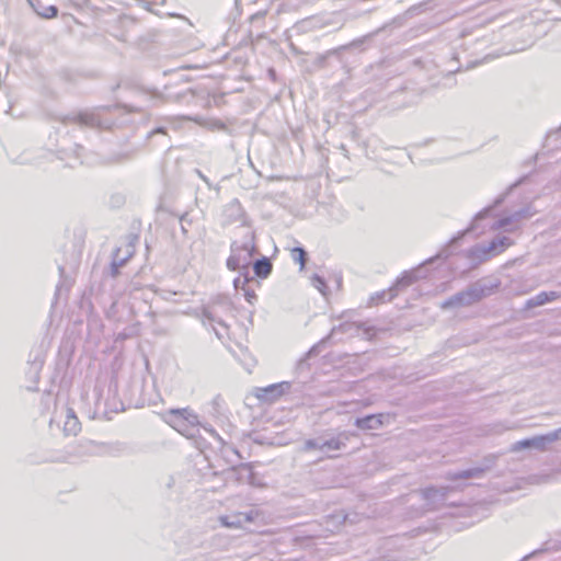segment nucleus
<instances>
[{"instance_id": "f257e3e1", "label": "nucleus", "mask_w": 561, "mask_h": 561, "mask_svg": "<svg viewBox=\"0 0 561 561\" xmlns=\"http://www.w3.org/2000/svg\"><path fill=\"white\" fill-rule=\"evenodd\" d=\"M500 286V282L488 278L478 279L467 286L466 289L450 296L442 304L443 309L455 307H468L489 297Z\"/></svg>"}, {"instance_id": "f03ea898", "label": "nucleus", "mask_w": 561, "mask_h": 561, "mask_svg": "<svg viewBox=\"0 0 561 561\" xmlns=\"http://www.w3.org/2000/svg\"><path fill=\"white\" fill-rule=\"evenodd\" d=\"M164 421L186 437H194L198 432V416L190 408L171 409L163 415Z\"/></svg>"}, {"instance_id": "7ed1b4c3", "label": "nucleus", "mask_w": 561, "mask_h": 561, "mask_svg": "<svg viewBox=\"0 0 561 561\" xmlns=\"http://www.w3.org/2000/svg\"><path fill=\"white\" fill-rule=\"evenodd\" d=\"M255 233H249V241L243 244H239L233 241L230 245L231 254L227 259V267L230 271L242 270L243 273L249 272V265L251 264L252 256L256 253L257 248L254 244Z\"/></svg>"}, {"instance_id": "20e7f679", "label": "nucleus", "mask_w": 561, "mask_h": 561, "mask_svg": "<svg viewBox=\"0 0 561 561\" xmlns=\"http://www.w3.org/2000/svg\"><path fill=\"white\" fill-rule=\"evenodd\" d=\"M61 122L64 124H78L80 126L98 129H107L112 125L110 119L102 117L100 110L71 113L67 116H64Z\"/></svg>"}, {"instance_id": "39448f33", "label": "nucleus", "mask_w": 561, "mask_h": 561, "mask_svg": "<svg viewBox=\"0 0 561 561\" xmlns=\"http://www.w3.org/2000/svg\"><path fill=\"white\" fill-rule=\"evenodd\" d=\"M559 439H561V427L543 435H536L515 442L511 447V451L517 453L524 449H536L543 451L550 444Z\"/></svg>"}, {"instance_id": "423d86ee", "label": "nucleus", "mask_w": 561, "mask_h": 561, "mask_svg": "<svg viewBox=\"0 0 561 561\" xmlns=\"http://www.w3.org/2000/svg\"><path fill=\"white\" fill-rule=\"evenodd\" d=\"M232 302L226 296H217L202 308V316L211 324L216 323L227 329V323L221 319L220 312H230Z\"/></svg>"}, {"instance_id": "0eeeda50", "label": "nucleus", "mask_w": 561, "mask_h": 561, "mask_svg": "<svg viewBox=\"0 0 561 561\" xmlns=\"http://www.w3.org/2000/svg\"><path fill=\"white\" fill-rule=\"evenodd\" d=\"M453 490L450 486H428L421 489L422 499L426 502L427 511L440 508L447 499V494Z\"/></svg>"}, {"instance_id": "6e6552de", "label": "nucleus", "mask_w": 561, "mask_h": 561, "mask_svg": "<svg viewBox=\"0 0 561 561\" xmlns=\"http://www.w3.org/2000/svg\"><path fill=\"white\" fill-rule=\"evenodd\" d=\"M102 446L94 442H80L79 444L66 450V454L59 458L61 461H73L84 457L98 456L101 454Z\"/></svg>"}, {"instance_id": "1a4fd4ad", "label": "nucleus", "mask_w": 561, "mask_h": 561, "mask_svg": "<svg viewBox=\"0 0 561 561\" xmlns=\"http://www.w3.org/2000/svg\"><path fill=\"white\" fill-rule=\"evenodd\" d=\"M495 462V457H485L483 465L479 467L469 468L456 472H448L446 478L450 481L467 480V479H480L486 471H489Z\"/></svg>"}, {"instance_id": "9d476101", "label": "nucleus", "mask_w": 561, "mask_h": 561, "mask_svg": "<svg viewBox=\"0 0 561 561\" xmlns=\"http://www.w3.org/2000/svg\"><path fill=\"white\" fill-rule=\"evenodd\" d=\"M290 388L291 383L289 381L273 383L267 387L257 388L256 397L261 401L271 403L279 399L283 394L287 393Z\"/></svg>"}, {"instance_id": "9b49d317", "label": "nucleus", "mask_w": 561, "mask_h": 561, "mask_svg": "<svg viewBox=\"0 0 561 561\" xmlns=\"http://www.w3.org/2000/svg\"><path fill=\"white\" fill-rule=\"evenodd\" d=\"M425 277V274L423 272V267L419 266L411 271H405L401 277H399L396 283L389 288L390 298L389 300H392L398 293L415 283L417 279Z\"/></svg>"}, {"instance_id": "f8f14e48", "label": "nucleus", "mask_w": 561, "mask_h": 561, "mask_svg": "<svg viewBox=\"0 0 561 561\" xmlns=\"http://www.w3.org/2000/svg\"><path fill=\"white\" fill-rule=\"evenodd\" d=\"M232 477L239 483H248L253 486H259L261 483L257 480L256 473L253 471L251 462L240 463L230 469Z\"/></svg>"}, {"instance_id": "ddd939ff", "label": "nucleus", "mask_w": 561, "mask_h": 561, "mask_svg": "<svg viewBox=\"0 0 561 561\" xmlns=\"http://www.w3.org/2000/svg\"><path fill=\"white\" fill-rule=\"evenodd\" d=\"M360 330H363L368 337L375 335V328L371 325H367L365 322H344L337 327H334L331 330V333L327 336V339H332L336 333L354 334L358 333Z\"/></svg>"}, {"instance_id": "4468645a", "label": "nucleus", "mask_w": 561, "mask_h": 561, "mask_svg": "<svg viewBox=\"0 0 561 561\" xmlns=\"http://www.w3.org/2000/svg\"><path fill=\"white\" fill-rule=\"evenodd\" d=\"M386 26H382V27H379L377 28L376 31L369 33V34H366L364 35L363 37L360 38H357V39H354L353 42H351L350 44L347 45H342L340 46L339 48H334V49H331L329 51H327L325 55H322V56H319L318 58V64L319 66L323 67L324 66V62H325V59L328 56H331V55H337L340 51L342 50H345L350 47H353V48H357L359 47L362 44L364 43H367L369 42L374 36H376L377 34H379L381 31L385 30Z\"/></svg>"}, {"instance_id": "2eb2a0df", "label": "nucleus", "mask_w": 561, "mask_h": 561, "mask_svg": "<svg viewBox=\"0 0 561 561\" xmlns=\"http://www.w3.org/2000/svg\"><path fill=\"white\" fill-rule=\"evenodd\" d=\"M385 417L386 415L382 413L368 414L363 417H356L354 425L362 431L378 430L383 425Z\"/></svg>"}, {"instance_id": "dca6fc26", "label": "nucleus", "mask_w": 561, "mask_h": 561, "mask_svg": "<svg viewBox=\"0 0 561 561\" xmlns=\"http://www.w3.org/2000/svg\"><path fill=\"white\" fill-rule=\"evenodd\" d=\"M224 216L226 224L243 221L244 210L240 202L238 199H233L228 203L225 207Z\"/></svg>"}, {"instance_id": "f3484780", "label": "nucleus", "mask_w": 561, "mask_h": 561, "mask_svg": "<svg viewBox=\"0 0 561 561\" xmlns=\"http://www.w3.org/2000/svg\"><path fill=\"white\" fill-rule=\"evenodd\" d=\"M490 211H491V207H488V208L481 210L479 214H477L471 227L469 229H467L466 231L461 232L458 237L453 238L450 240V242L448 243V245L438 253V256L444 257V259L448 257L451 253L449 249L451 247H454L463 237L465 233H467L468 231H473L476 229L474 224L477 221H479L480 219L485 218Z\"/></svg>"}, {"instance_id": "a211bd4d", "label": "nucleus", "mask_w": 561, "mask_h": 561, "mask_svg": "<svg viewBox=\"0 0 561 561\" xmlns=\"http://www.w3.org/2000/svg\"><path fill=\"white\" fill-rule=\"evenodd\" d=\"M559 297V294L557 291H541L537 294L536 296L529 298L526 301V309L536 308L539 306H542L547 302L553 301Z\"/></svg>"}, {"instance_id": "6ab92c4d", "label": "nucleus", "mask_w": 561, "mask_h": 561, "mask_svg": "<svg viewBox=\"0 0 561 561\" xmlns=\"http://www.w3.org/2000/svg\"><path fill=\"white\" fill-rule=\"evenodd\" d=\"M491 250L485 244H477L468 250V257L476 263H482L490 259Z\"/></svg>"}, {"instance_id": "aec40b11", "label": "nucleus", "mask_w": 561, "mask_h": 561, "mask_svg": "<svg viewBox=\"0 0 561 561\" xmlns=\"http://www.w3.org/2000/svg\"><path fill=\"white\" fill-rule=\"evenodd\" d=\"M512 244L513 241L511 238L505 236H496L488 244V250H491L492 255H495L500 254Z\"/></svg>"}, {"instance_id": "412c9836", "label": "nucleus", "mask_w": 561, "mask_h": 561, "mask_svg": "<svg viewBox=\"0 0 561 561\" xmlns=\"http://www.w3.org/2000/svg\"><path fill=\"white\" fill-rule=\"evenodd\" d=\"M272 268V262L265 256L255 260L253 263L254 275L260 278H266L271 274Z\"/></svg>"}, {"instance_id": "4be33fe9", "label": "nucleus", "mask_w": 561, "mask_h": 561, "mask_svg": "<svg viewBox=\"0 0 561 561\" xmlns=\"http://www.w3.org/2000/svg\"><path fill=\"white\" fill-rule=\"evenodd\" d=\"M250 283L259 284V282L253 277L250 276L249 272L243 273V279H242V291L245 300L249 304H254L256 300L255 290L250 286Z\"/></svg>"}, {"instance_id": "5701e85b", "label": "nucleus", "mask_w": 561, "mask_h": 561, "mask_svg": "<svg viewBox=\"0 0 561 561\" xmlns=\"http://www.w3.org/2000/svg\"><path fill=\"white\" fill-rule=\"evenodd\" d=\"M291 259L299 264L300 271H302L308 260V253L304 248L295 247L291 250Z\"/></svg>"}, {"instance_id": "b1692460", "label": "nucleus", "mask_w": 561, "mask_h": 561, "mask_svg": "<svg viewBox=\"0 0 561 561\" xmlns=\"http://www.w3.org/2000/svg\"><path fill=\"white\" fill-rule=\"evenodd\" d=\"M343 447H345V443L342 442L339 437L322 440L321 443V451L340 450Z\"/></svg>"}, {"instance_id": "393cba45", "label": "nucleus", "mask_w": 561, "mask_h": 561, "mask_svg": "<svg viewBox=\"0 0 561 561\" xmlns=\"http://www.w3.org/2000/svg\"><path fill=\"white\" fill-rule=\"evenodd\" d=\"M81 431V423L79 419L66 420L64 432L66 435H77Z\"/></svg>"}, {"instance_id": "a878e982", "label": "nucleus", "mask_w": 561, "mask_h": 561, "mask_svg": "<svg viewBox=\"0 0 561 561\" xmlns=\"http://www.w3.org/2000/svg\"><path fill=\"white\" fill-rule=\"evenodd\" d=\"M28 1H30L31 5L34 8V10L36 11V13L43 18H46V19L56 18L58 14V9L55 5L44 7L42 10H39L35 7V4L33 3L32 0H28Z\"/></svg>"}, {"instance_id": "bb28decb", "label": "nucleus", "mask_w": 561, "mask_h": 561, "mask_svg": "<svg viewBox=\"0 0 561 561\" xmlns=\"http://www.w3.org/2000/svg\"><path fill=\"white\" fill-rule=\"evenodd\" d=\"M514 219L512 218V214L510 216H505L501 219H499L492 228L494 229H504L505 231L513 232L515 228L511 227L513 224H515Z\"/></svg>"}, {"instance_id": "cd10ccee", "label": "nucleus", "mask_w": 561, "mask_h": 561, "mask_svg": "<svg viewBox=\"0 0 561 561\" xmlns=\"http://www.w3.org/2000/svg\"><path fill=\"white\" fill-rule=\"evenodd\" d=\"M329 341V339H327V336L324 339H322L318 344L313 345L307 353L306 355L298 362V367L301 368L304 365L307 364V360L317 355L319 353V347L327 343Z\"/></svg>"}, {"instance_id": "c85d7f7f", "label": "nucleus", "mask_w": 561, "mask_h": 561, "mask_svg": "<svg viewBox=\"0 0 561 561\" xmlns=\"http://www.w3.org/2000/svg\"><path fill=\"white\" fill-rule=\"evenodd\" d=\"M221 525L228 528H240L242 527V523L238 514L232 516H221L220 517Z\"/></svg>"}, {"instance_id": "c756f323", "label": "nucleus", "mask_w": 561, "mask_h": 561, "mask_svg": "<svg viewBox=\"0 0 561 561\" xmlns=\"http://www.w3.org/2000/svg\"><path fill=\"white\" fill-rule=\"evenodd\" d=\"M119 253H121V249L117 248L113 254L112 261L116 262V263H122V266H124V264L127 262V260L134 254V244L133 243L128 244V249H127L126 255L124 257H121Z\"/></svg>"}, {"instance_id": "7c9ffc66", "label": "nucleus", "mask_w": 561, "mask_h": 561, "mask_svg": "<svg viewBox=\"0 0 561 561\" xmlns=\"http://www.w3.org/2000/svg\"><path fill=\"white\" fill-rule=\"evenodd\" d=\"M534 214H535V211H533L531 208L529 206H527L519 210L514 211L512 214V218L514 219V221L519 222L520 220L530 218Z\"/></svg>"}, {"instance_id": "2f4dec72", "label": "nucleus", "mask_w": 561, "mask_h": 561, "mask_svg": "<svg viewBox=\"0 0 561 561\" xmlns=\"http://www.w3.org/2000/svg\"><path fill=\"white\" fill-rule=\"evenodd\" d=\"M389 298H390L389 289L388 290H382V291L377 293L376 295L370 297L369 305H378L379 302H383L386 300L390 301Z\"/></svg>"}, {"instance_id": "473e14b6", "label": "nucleus", "mask_w": 561, "mask_h": 561, "mask_svg": "<svg viewBox=\"0 0 561 561\" xmlns=\"http://www.w3.org/2000/svg\"><path fill=\"white\" fill-rule=\"evenodd\" d=\"M312 284L316 288H318L323 295L325 294V289L328 288L325 279L318 274L312 276Z\"/></svg>"}, {"instance_id": "72a5a7b5", "label": "nucleus", "mask_w": 561, "mask_h": 561, "mask_svg": "<svg viewBox=\"0 0 561 561\" xmlns=\"http://www.w3.org/2000/svg\"><path fill=\"white\" fill-rule=\"evenodd\" d=\"M321 443H322V439H320V438L307 439L304 444V450H313V449L321 450Z\"/></svg>"}, {"instance_id": "f704fd0d", "label": "nucleus", "mask_w": 561, "mask_h": 561, "mask_svg": "<svg viewBox=\"0 0 561 561\" xmlns=\"http://www.w3.org/2000/svg\"><path fill=\"white\" fill-rule=\"evenodd\" d=\"M241 523H249L254 520L253 511H250L248 513H238Z\"/></svg>"}, {"instance_id": "c9c22d12", "label": "nucleus", "mask_w": 561, "mask_h": 561, "mask_svg": "<svg viewBox=\"0 0 561 561\" xmlns=\"http://www.w3.org/2000/svg\"><path fill=\"white\" fill-rule=\"evenodd\" d=\"M180 222H181V229H182V232L185 234L187 232V229H186V226L191 222L188 219H187V214H184L180 217Z\"/></svg>"}, {"instance_id": "e433bc0d", "label": "nucleus", "mask_w": 561, "mask_h": 561, "mask_svg": "<svg viewBox=\"0 0 561 561\" xmlns=\"http://www.w3.org/2000/svg\"><path fill=\"white\" fill-rule=\"evenodd\" d=\"M122 267V263L113 262L111 263V275L112 277H116L119 273V268Z\"/></svg>"}, {"instance_id": "4c0bfd02", "label": "nucleus", "mask_w": 561, "mask_h": 561, "mask_svg": "<svg viewBox=\"0 0 561 561\" xmlns=\"http://www.w3.org/2000/svg\"><path fill=\"white\" fill-rule=\"evenodd\" d=\"M156 135H163V136H167V129L164 127H157L156 129L151 130L149 134H148V138H151Z\"/></svg>"}, {"instance_id": "58836bf2", "label": "nucleus", "mask_w": 561, "mask_h": 561, "mask_svg": "<svg viewBox=\"0 0 561 561\" xmlns=\"http://www.w3.org/2000/svg\"><path fill=\"white\" fill-rule=\"evenodd\" d=\"M222 330H218L216 328H213L214 329V332L216 334V336L219 339V340H224L225 339V335H227L228 333V328L225 329L224 327H221Z\"/></svg>"}, {"instance_id": "ea45409f", "label": "nucleus", "mask_w": 561, "mask_h": 561, "mask_svg": "<svg viewBox=\"0 0 561 561\" xmlns=\"http://www.w3.org/2000/svg\"><path fill=\"white\" fill-rule=\"evenodd\" d=\"M243 273L233 280V286L237 290H242Z\"/></svg>"}, {"instance_id": "a19ab883", "label": "nucleus", "mask_w": 561, "mask_h": 561, "mask_svg": "<svg viewBox=\"0 0 561 561\" xmlns=\"http://www.w3.org/2000/svg\"><path fill=\"white\" fill-rule=\"evenodd\" d=\"M137 150H131V151H128V152H125L123 154H121V158L119 160H128V159H131L135 154H136Z\"/></svg>"}, {"instance_id": "79ce46f5", "label": "nucleus", "mask_w": 561, "mask_h": 561, "mask_svg": "<svg viewBox=\"0 0 561 561\" xmlns=\"http://www.w3.org/2000/svg\"><path fill=\"white\" fill-rule=\"evenodd\" d=\"M72 419H78V417H77L73 409L68 408L67 413H66V420H72Z\"/></svg>"}, {"instance_id": "37998d69", "label": "nucleus", "mask_w": 561, "mask_h": 561, "mask_svg": "<svg viewBox=\"0 0 561 561\" xmlns=\"http://www.w3.org/2000/svg\"><path fill=\"white\" fill-rule=\"evenodd\" d=\"M197 175L210 187V182L206 175L203 174L201 170H196Z\"/></svg>"}, {"instance_id": "c03bdc74", "label": "nucleus", "mask_w": 561, "mask_h": 561, "mask_svg": "<svg viewBox=\"0 0 561 561\" xmlns=\"http://www.w3.org/2000/svg\"><path fill=\"white\" fill-rule=\"evenodd\" d=\"M83 150V147L80 146V145H76V149H75V154H76V158L79 159L80 158V151Z\"/></svg>"}, {"instance_id": "a18cd8bd", "label": "nucleus", "mask_w": 561, "mask_h": 561, "mask_svg": "<svg viewBox=\"0 0 561 561\" xmlns=\"http://www.w3.org/2000/svg\"><path fill=\"white\" fill-rule=\"evenodd\" d=\"M289 48L295 55L301 54V51L293 43L289 44Z\"/></svg>"}, {"instance_id": "49530a36", "label": "nucleus", "mask_w": 561, "mask_h": 561, "mask_svg": "<svg viewBox=\"0 0 561 561\" xmlns=\"http://www.w3.org/2000/svg\"><path fill=\"white\" fill-rule=\"evenodd\" d=\"M214 126L217 127L218 129H224V130L226 129L225 123H222L220 121H216Z\"/></svg>"}, {"instance_id": "de8ad7c7", "label": "nucleus", "mask_w": 561, "mask_h": 561, "mask_svg": "<svg viewBox=\"0 0 561 561\" xmlns=\"http://www.w3.org/2000/svg\"><path fill=\"white\" fill-rule=\"evenodd\" d=\"M268 75H270V77H271L273 80H275L276 71H275L273 68H271V69L268 70Z\"/></svg>"}, {"instance_id": "09e8293b", "label": "nucleus", "mask_w": 561, "mask_h": 561, "mask_svg": "<svg viewBox=\"0 0 561 561\" xmlns=\"http://www.w3.org/2000/svg\"><path fill=\"white\" fill-rule=\"evenodd\" d=\"M504 201V196H500L496 198L495 203H494V206H499L500 204H502Z\"/></svg>"}, {"instance_id": "8fccbe9b", "label": "nucleus", "mask_w": 561, "mask_h": 561, "mask_svg": "<svg viewBox=\"0 0 561 561\" xmlns=\"http://www.w3.org/2000/svg\"><path fill=\"white\" fill-rule=\"evenodd\" d=\"M209 432L211 433V435L216 436L217 438L220 439L219 435L216 433L215 430H209Z\"/></svg>"}, {"instance_id": "3c124183", "label": "nucleus", "mask_w": 561, "mask_h": 561, "mask_svg": "<svg viewBox=\"0 0 561 561\" xmlns=\"http://www.w3.org/2000/svg\"><path fill=\"white\" fill-rule=\"evenodd\" d=\"M341 149H342V151H344V156L346 157L347 149L345 148V146H344V145H341Z\"/></svg>"}, {"instance_id": "603ef678", "label": "nucleus", "mask_w": 561, "mask_h": 561, "mask_svg": "<svg viewBox=\"0 0 561 561\" xmlns=\"http://www.w3.org/2000/svg\"><path fill=\"white\" fill-rule=\"evenodd\" d=\"M39 366H41V365H39V364H37V363H35V364H34V368H35V369H38V368H39Z\"/></svg>"}, {"instance_id": "864d4df0", "label": "nucleus", "mask_w": 561, "mask_h": 561, "mask_svg": "<svg viewBox=\"0 0 561 561\" xmlns=\"http://www.w3.org/2000/svg\"><path fill=\"white\" fill-rule=\"evenodd\" d=\"M65 268L62 266H59V272L64 273Z\"/></svg>"}, {"instance_id": "5fc2aeb1", "label": "nucleus", "mask_w": 561, "mask_h": 561, "mask_svg": "<svg viewBox=\"0 0 561 561\" xmlns=\"http://www.w3.org/2000/svg\"><path fill=\"white\" fill-rule=\"evenodd\" d=\"M415 10V8H411L408 10V12H413Z\"/></svg>"}, {"instance_id": "6e6d98bb", "label": "nucleus", "mask_w": 561, "mask_h": 561, "mask_svg": "<svg viewBox=\"0 0 561 561\" xmlns=\"http://www.w3.org/2000/svg\"><path fill=\"white\" fill-rule=\"evenodd\" d=\"M559 130H561V124H560Z\"/></svg>"}]
</instances>
